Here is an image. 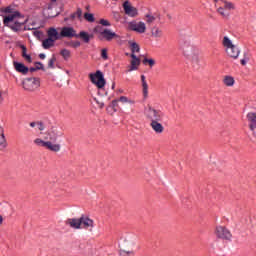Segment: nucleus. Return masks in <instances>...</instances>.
I'll return each mask as SVG.
<instances>
[{"instance_id":"obj_1","label":"nucleus","mask_w":256,"mask_h":256,"mask_svg":"<svg viewBox=\"0 0 256 256\" xmlns=\"http://www.w3.org/2000/svg\"><path fill=\"white\" fill-rule=\"evenodd\" d=\"M40 135H42V139L38 138L34 140L36 145L39 147H45V149L53 151L54 153H59V151H61V144H55L58 137H61V133L57 130H44V132H40Z\"/></svg>"},{"instance_id":"obj_2","label":"nucleus","mask_w":256,"mask_h":256,"mask_svg":"<svg viewBox=\"0 0 256 256\" xmlns=\"http://www.w3.org/2000/svg\"><path fill=\"white\" fill-rule=\"evenodd\" d=\"M3 23L6 27L12 29V31H21V29H23V25L27 23V19L21 16L19 12H14L4 17Z\"/></svg>"},{"instance_id":"obj_3","label":"nucleus","mask_w":256,"mask_h":256,"mask_svg":"<svg viewBox=\"0 0 256 256\" xmlns=\"http://www.w3.org/2000/svg\"><path fill=\"white\" fill-rule=\"evenodd\" d=\"M215 7L218 15H221L223 19H229L231 11H235V3L229 0H219Z\"/></svg>"},{"instance_id":"obj_4","label":"nucleus","mask_w":256,"mask_h":256,"mask_svg":"<svg viewBox=\"0 0 256 256\" xmlns=\"http://www.w3.org/2000/svg\"><path fill=\"white\" fill-rule=\"evenodd\" d=\"M145 115L148 117V119H151L152 122L150 125L152 129H163V125L158 122L159 120H161V117H163L161 111L148 107L145 110Z\"/></svg>"},{"instance_id":"obj_5","label":"nucleus","mask_w":256,"mask_h":256,"mask_svg":"<svg viewBox=\"0 0 256 256\" xmlns=\"http://www.w3.org/2000/svg\"><path fill=\"white\" fill-rule=\"evenodd\" d=\"M89 79L95 87H97L98 91H103L105 89V85H107V81L105 80V76L103 72L97 70L94 73L89 74Z\"/></svg>"},{"instance_id":"obj_6","label":"nucleus","mask_w":256,"mask_h":256,"mask_svg":"<svg viewBox=\"0 0 256 256\" xmlns=\"http://www.w3.org/2000/svg\"><path fill=\"white\" fill-rule=\"evenodd\" d=\"M214 234L217 239H222V241H231V239H233V234H231V230L225 226H216Z\"/></svg>"},{"instance_id":"obj_7","label":"nucleus","mask_w":256,"mask_h":256,"mask_svg":"<svg viewBox=\"0 0 256 256\" xmlns=\"http://www.w3.org/2000/svg\"><path fill=\"white\" fill-rule=\"evenodd\" d=\"M25 91H37L41 87V80L39 78H27L22 82Z\"/></svg>"},{"instance_id":"obj_8","label":"nucleus","mask_w":256,"mask_h":256,"mask_svg":"<svg viewBox=\"0 0 256 256\" xmlns=\"http://www.w3.org/2000/svg\"><path fill=\"white\" fill-rule=\"evenodd\" d=\"M129 31H134L135 33L143 34L147 31V25L143 21H131L128 22Z\"/></svg>"},{"instance_id":"obj_9","label":"nucleus","mask_w":256,"mask_h":256,"mask_svg":"<svg viewBox=\"0 0 256 256\" xmlns=\"http://www.w3.org/2000/svg\"><path fill=\"white\" fill-rule=\"evenodd\" d=\"M123 9L124 13L128 15V17H137V15H139V11L137 10V8L131 5V2L129 1H125L123 3Z\"/></svg>"},{"instance_id":"obj_10","label":"nucleus","mask_w":256,"mask_h":256,"mask_svg":"<svg viewBox=\"0 0 256 256\" xmlns=\"http://www.w3.org/2000/svg\"><path fill=\"white\" fill-rule=\"evenodd\" d=\"M61 37H66L68 39H72V37H79L77 31H75L74 27L65 26L60 28Z\"/></svg>"},{"instance_id":"obj_11","label":"nucleus","mask_w":256,"mask_h":256,"mask_svg":"<svg viewBox=\"0 0 256 256\" xmlns=\"http://www.w3.org/2000/svg\"><path fill=\"white\" fill-rule=\"evenodd\" d=\"M130 57V65L127 67L128 73H131L132 71H137L141 65V58L137 57L134 54H131Z\"/></svg>"},{"instance_id":"obj_12","label":"nucleus","mask_w":256,"mask_h":256,"mask_svg":"<svg viewBox=\"0 0 256 256\" xmlns=\"http://www.w3.org/2000/svg\"><path fill=\"white\" fill-rule=\"evenodd\" d=\"M100 35L103 39H105V41H113V39H119V35H117V33L113 32L111 29H104L102 32H100Z\"/></svg>"},{"instance_id":"obj_13","label":"nucleus","mask_w":256,"mask_h":256,"mask_svg":"<svg viewBox=\"0 0 256 256\" xmlns=\"http://www.w3.org/2000/svg\"><path fill=\"white\" fill-rule=\"evenodd\" d=\"M225 53L227 57H230V59H239V55H241V50L239 49V46H237L236 44L232 48L225 50Z\"/></svg>"},{"instance_id":"obj_14","label":"nucleus","mask_w":256,"mask_h":256,"mask_svg":"<svg viewBox=\"0 0 256 256\" xmlns=\"http://www.w3.org/2000/svg\"><path fill=\"white\" fill-rule=\"evenodd\" d=\"M46 33L49 39L54 41H59V39H61V32L59 33V30L55 27L48 28Z\"/></svg>"},{"instance_id":"obj_15","label":"nucleus","mask_w":256,"mask_h":256,"mask_svg":"<svg viewBox=\"0 0 256 256\" xmlns=\"http://www.w3.org/2000/svg\"><path fill=\"white\" fill-rule=\"evenodd\" d=\"M80 229H93V220L87 216L80 217Z\"/></svg>"},{"instance_id":"obj_16","label":"nucleus","mask_w":256,"mask_h":256,"mask_svg":"<svg viewBox=\"0 0 256 256\" xmlns=\"http://www.w3.org/2000/svg\"><path fill=\"white\" fill-rule=\"evenodd\" d=\"M13 67L17 73H21V75H27L29 73V67L25 66V64L21 62L14 61Z\"/></svg>"},{"instance_id":"obj_17","label":"nucleus","mask_w":256,"mask_h":256,"mask_svg":"<svg viewBox=\"0 0 256 256\" xmlns=\"http://www.w3.org/2000/svg\"><path fill=\"white\" fill-rule=\"evenodd\" d=\"M142 95L144 99L149 97V84H147V78L145 75H141Z\"/></svg>"},{"instance_id":"obj_18","label":"nucleus","mask_w":256,"mask_h":256,"mask_svg":"<svg viewBox=\"0 0 256 256\" xmlns=\"http://www.w3.org/2000/svg\"><path fill=\"white\" fill-rule=\"evenodd\" d=\"M66 225H69L72 229H81V218L67 219Z\"/></svg>"},{"instance_id":"obj_19","label":"nucleus","mask_w":256,"mask_h":256,"mask_svg":"<svg viewBox=\"0 0 256 256\" xmlns=\"http://www.w3.org/2000/svg\"><path fill=\"white\" fill-rule=\"evenodd\" d=\"M235 45L237 44H235V42H233V40L229 36H224L222 38V46L224 47V51L235 47Z\"/></svg>"},{"instance_id":"obj_20","label":"nucleus","mask_w":256,"mask_h":256,"mask_svg":"<svg viewBox=\"0 0 256 256\" xmlns=\"http://www.w3.org/2000/svg\"><path fill=\"white\" fill-rule=\"evenodd\" d=\"M222 83L225 87H234L235 78L231 75H225L223 76Z\"/></svg>"},{"instance_id":"obj_21","label":"nucleus","mask_w":256,"mask_h":256,"mask_svg":"<svg viewBox=\"0 0 256 256\" xmlns=\"http://www.w3.org/2000/svg\"><path fill=\"white\" fill-rule=\"evenodd\" d=\"M30 127L32 129H45L47 125L43 120H36V121L30 122Z\"/></svg>"},{"instance_id":"obj_22","label":"nucleus","mask_w":256,"mask_h":256,"mask_svg":"<svg viewBox=\"0 0 256 256\" xmlns=\"http://www.w3.org/2000/svg\"><path fill=\"white\" fill-rule=\"evenodd\" d=\"M43 49H51V47H55V40L51 38H46L42 41Z\"/></svg>"},{"instance_id":"obj_23","label":"nucleus","mask_w":256,"mask_h":256,"mask_svg":"<svg viewBox=\"0 0 256 256\" xmlns=\"http://www.w3.org/2000/svg\"><path fill=\"white\" fill-rule=\"evenodd\" d=\"M7 149V139L5 138V132L0 130V151Z\"/></svg>"},{"instance_id":"obj_24","label":"nucleus","mask_w":256,"mask_h":256,"mask_svg":"<svg viewBox=\"0 0 256 256\" xmlns=\"http://www.w3.org/2000/svg\"><path fill=\"white\" fill-rule=\"evenodd\" d=\"M128 46L130 47L131 55H135V53H139L140 51L139 44H137L136 42L129 41Z\"/></svg>"},{"instance_id":"obj_25","label":"nucleus","mask_w":256,"mask_h":256,"mask_svg":"<svg viewBox=\"0 0 256 256\" xmlns=\"http://www.w3.org/2000/svg\"><path fill=\"white\" fill-rule=\"evenodd\" d=\"M78 37H80V39H82L85 43H89L90 39L93 38V35H89V33L81 31L78 34Z\"/></svg>"},{"instance_id":"obj_26","label":"nucleus","mask_w":256,"mask_h":256,"mask_svg":"<svg viewBox=\"0 0 256 256\" xmlns=\"http://www.w3.org/2000/svg\"><path fill=\"white\" fill-rule=\"evenodd\" d=\"M151 35L152 37H156V38L163 37V31L159 27H153L151 31Z\"/></svg>"},{"instance_id":"obj_27","label":"nucleus","mask_w":256,"mask_h":256,"mask_svg":"<svg viewBox=\"0 0 256 256\" xmlns=\"http://www.w3.org/2000/svg\"><path fill=\"white\" fill-rule=\"evenodd\" d=\"M60 55H62L63 59H65V61H67V59L71 58V51L64 48L60 51Z\"/></svg>"},{"instance_id":"obj_28","label":"nucleus","mask_w":256,"mask_h":256,"mask_svg":"<svg viewBox=\"0 0 256 256\" xmlns=\"http://www.w3.org/2000/svg\"><path fill=\"white\" fill-rule=\"evenodd\" d=\"M120 103H128L129 105H134L135 101L132 99H129L127 96H121L119 98Z\"/></svg>"},{"instance_id":"obj_29","label":"nucleus","mask_w":256,"mask_h":256,"mask_svg":"<svg viewBox=\"0 0 256 256\" xmlns=\"http://www.w3.org/2000/svg\"><path fill=\"white\" fill-rule=\"evenodd\" d=\"M143 65H149V67H153L155 65V59L153 58H145L142 61Z\"/></svg>"},{"instance_id":"obj_30","label":"nucleus","mask_w":256,"mask_h":256,"mask_svg":"<svg viewBox=\"0 0 256 256\" xmlns=\"http://www.w3.org/2000/svg\"><path fill=\"white\" fill-rule=\"evenodd\" d=\"M34 67L35 68H31L30 71H35V70L44 71L45 70V67L43 66V63H41V62H35Z\"/></svg>"},{"instance_id":"obj_31","label":"nucleus","mask_w":256,"mask_h":256,"mask_svg":"<svg viewBox=\"0 0 256 256\" xmlns=\"http://www.w3.org/2000/svg\"><path fill=\"white\" fill-rule=\"evenodd\" d=\"M73 19H78L79 21H81V19H83V11H81V9H78L73 15H72Z\"/></svg>"},{"instance_id":"obj_32","label":"nucleus","mask_w":256,"mask_h":256,"mask_svg":"<svg viewBox=\"0 0 256 256\" xmlns=\"http://www.w3.org/2000/svg\"><path fill=\"white\" fill-rule=\"evenodd\" d=\"M84 19L88 21L89 23H93L95 21V16H93L92 13H85L84 14Z\"/></svg>"},{"instance_id":"obj_33","label":"nucleus","mask_w":256,"mask_h":256,"mask_svg":"<svg viewBox=\"0 0 256 256\" xmlns=\"http://www.w3.org/2000/svg\"><path fill=\"white\" fill-rule=\"evenodd\" d=\"M69 47H72L73 49H77L78 47H81V42L79 41H71L69 42Z\"/></svg>"},{"instance_id":"obj_34","label":"nucleus","mask_w":256,"mask_h":256,"mask_svg":"<svg viewBox=\"0 0 256 256\" xmlns=\"http://www.w3.org/2000/svg\"><path fill=\"white\" fill-rule=\"evenodd\" d=\"M155 19V16H153L152 14H147L145 16L146 23H154Z\"/></svg>"},{"instance_id":"obj_35","label":"nucleus","mask_w":256,"mask_h":256,"mask_svg":"<svg viewBox=\"0 0 256 256\" xmlns=\"http://www.w3.org/2000/svg\"><path fill=\"white\" fill-rule=\"evenodd\" d=\"M101 57L104 59V61H107L109 59V55L107 54V48H103L101 50Z\"/></svg>"},{"instance_id":"obj_36","label":"nucleus","mask_w":256,"mask_h":256,"mask_svg":"<svg viewBox=\"0 0 256 256\" xmlns=\"http://www.w3.org/2000/svg\"><path fill=\"white\" fill-rule=\"evenodd\" d=\"M95 103H97L99 109H103L105 107V102L99 98H94Z\"/></svg>"},{"instance_id":"obj_37","label":"nucleus","mask_w":256,"mask_h":256,"mask_svg":"<svg viewBox=\"0 0 256 256\" xmlns=\"http://www.w3.org/2000/svg\"><path fill=\"white\" fill-rule=\"evenodd\" d=\"M249 135H250L251 141H256V129L250 130Z\"/></svg>"},{"instance_id":"obj_38","label":"nucleus","mask_w":256,"mask_h":256,"mask_svg":"<svg viewBox=\"0 0 256 256\" xmlns=\"http://www.w3.org/2000/svg\"><path fill=\"white\" fill-rule=\"evenodd\" d=\"M100 25H103L104 27H111V23L108 22V20H105V19L100 20Z\"/></svg>"},{"instance_id":"obj_39","label":"nucleus","mask_w":256,"mask_h":256,"mask_svg":"<svg viewBox=\"0 0 256 256\" xmlns=\"http://www.w3.org/2000/svg\"><path fill=\"white\" fill-rule=\"evenodd\" d=\"M120 255H121V256L135 255V252L122 250V251L120 252Z\"/></svg>"},{"instance_id":"obj_40","label":"nucleus","mask_w":256,"mask_h":256,"mask_svg":"<svg viewBox=\"0 0 256 256\" xmlns=\"http://www.w3.org/2000/svg\"><path fill=\"white\" fill-rule=\"evenodd\" d=\"M55 61H56L55 57H53V58H51V59L49 60V62H48V67H49L50 69H53V67H54V65H55Z\"/></svg>"},{"instance_id":"obj_41","label":"nucleus","mask_w":256,"mask_h":256,"mask_svg":"<svg viewBox=\"0 0 256 256\" xmlns=\"http://www.w3.org/2000/svg\"><path fill=\"white\" fill-rule=\"evenodd\" d=\"M241 65H247L249 63V56H244V58L240 61Z\"/></svg>"},{"instance_id":"obj_42","label":"nucleus","mask_w":256,"mask_h":256,"mask_svg":"<svg viewBox=\"0 0 256 256\" xmlns=\"http://www.w3.org/2000/svg\"><path fill=\"white\" fill-rule=\"evenodd\" d=\"M24 59L27 61V63H32L33 59H31V55L29 54H24Z\"/></svg>"},{"instance_id":"obj_43","label":"nucleus","mask_w":256,"mask_h":256,"mask_svg":"<svg viewBox=\"0 0 256 256\" xmlns=\"http://www.w3.org/2000/svg\"><path fill=\"white\" fill-rule=\"evenodd\" d=\"M107 111H108V113H109L110 115H113L116 110H115V107L110 106V107L107 108Z\"/></svg>"},{"instance_id":"obj_44","label":"nucleus","mask_w":256,"mask_h":256,"mask_svg":"<svg viewBox=\"0 0 256 256\" xmlns=\"http://www.w3.org/2000/svg\"><path fill=\"white\" fill-rule=\"evenodd\" d=\"M192 63H199V56L196 55L192 58Z\"/></svg>"},{"instance_id":"obj_45","label":"nucleus","mask_w":256,"mask_h":256,"mask_svg":"<svg viewBox=\"0 0 256 256\" xmlns=\"http://www.w3.org/2000/svg\"><path fill=\"white\" fill-rule=\"evenodd\" d=\"M22 49H23L22 57H25V55H27V48H25V47L23 46Z\"/></svg>"},{"instance_id":"obj_46","label":"nucleus","mask_w":256,"mask_h":256,"mask_svg":"<svg viewBox=\"0 0 256 256\" xmlns=\"http://www.w3.org/2000/svg\"><path fill=\"white\" fill-rule=\"evenodd\" d=\"M4 99H3V91L0 90V103H3Z\"/></svg>"},{"instance_id":"obj_47","label":"nucleus","mask_w":256,"mask_h":256,"mask_svg":"<svg viewBox=\"0 0 256 256\" xmlns=\"http://www.w3.org/2000/svg\"><path fill=\"white\" fill-rule=\"evenodd\" d=\"M155 132L159 135V134L163 133V129H155Z\"/></svg>"},{"instance_id":"obj_48","label":"nucleus","mask_w":256,"mask_h":256,"mask_svg":"<svg viewBox=\"0 0 256 256\" xmlns=\"http://www.w3.org/2000/svg\"><path fill=\"white\" fill-rule=\"evenodd\" d=\"M39 57H40L41 59H45V54H39Z\"/></svg>"},{"instance_id":"obj_49","label":"nucleus","mask_w":256,"mask_h":256,"mask_svg":"<svg viewBox=\"0 0 256 256\" xmlns=\"http://www.w3.org/2000/svg\"><path fill=\"white\" fill-rule=\"evenodd\" d=\"M3 223V216L0 215V225Z\"/></svg>"},{"instance_id":"obj_50","label":"nucleus","mask_w":256,"mask_h":256,"mask_svg":"<svg viewBox=\"0 0 256 256\" xmlns=\"http://www.w3.org/2000/svg\"><path fill=\"white\" fill-rule=\"evenodd\" d=\"M215 1V3H219V0H214Z\"/></svg>"},{"instance_id":"obj_51","label":"nucleus","mask_w":256,"mask_h":256,"mask_svg":"<svg viewBox=\"0 0 256 256\" xmlns=\"http://www.w3.org/2000/svg\"><path fill=\"white\" fill-rule=\"evenodd\" d=\"M115 88V84L114 85H112V89H114Z\"/></svg>"},{"instance_id":"obj_52","label":"nucleus","mask_w":256,"mask_h":256,"mask_svg":"<svg viewBox=\"0 0 256 256\" xmlns=\"http://www.w3.org/2000/svg\"><path fill=\"white\" fill-rule=\"evenodd\" d=\"M51 1H57V0H51Z\"/></svg>"}]
</instances>
